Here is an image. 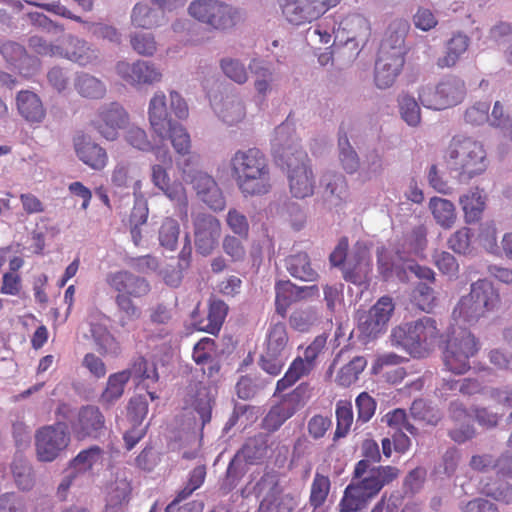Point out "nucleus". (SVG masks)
<instances>
[{"label":"nucleus","instance_id":"f257e3e1","mask_svg":"<svg viewBox=\"0 0 512 512\" xmlns=\"http://www.w3.org/2000/svg\"><path fill=\"white\" fill-rule=\"evenodd\" d=\"M399 473V469L394 466L371 467L366 460L357 462L354 480L346 487L340 502L341 512H357L363 509Z\"/></svg>","mask_w":512,"mask_h":512},{"label":"nucleus","instance_id":"f03ea898","mask_svg":"<svg viewBox=\"0 0 512 512\" xmlns=\"http://www.w3.org/2000/svg\"><path fill=\"white\" fill-rule=\"evenodd\" d=\"M238 189L244 196H261L272 188L269 163L257 148L238 150L230 161Z\"/></svg>","mask_w":512,"mask_h":512},{"label":"nucleus","instance_id":"7ed1b4c3","mask_svg":"<svg viewBox=\"0 0 512 512\" xmlns=\"http://www.w3.org/2000/svg\"><path fill=\"white\" fill-rule=\"evenodd\" d=\"M445 157L461 183L482 175L489 165L484 144L466 135H456L450 140Z\"/></svg>","mask_w":512,"mask_h":512},{"label":"nucleus","instance_id":"20e7f679","mask_svg":"<svg viewBox=\"0 0 512 512\" xmlns=\"http://www.w3.org/2000/svg\"><path fill=\"white\" fill-rule=\"evenodd\" d=\"M500 297L491 282L486 279L471 284L470 292L462 296L452 312L455 324L471 326L495 311Z\"/></svg>","mask_w":512,"mask_h":512},{"label":"nucleus","instance_id":"39448f33","mask_svg":"<svg viewBox=\"0 0 512 512\" xmlns=\"http://www.w3.org/2000/svg\"><path fill=\"white\" fill-rule=\"evenodd\" d=\"M393 336L412 356L423 357L436 347L441 333L436 320L424 316L394 330Z\"/></svg>","mask_w":512,"mask_h":512},{"label":"nucleus","instance_id":"423d86ee","mask_svg":"<svg viewBox=\"0 0 512 512\" xmlns=\"http://www.w3.org/2000/svg\"><path fill=\"white\" fill-rule=\"evenodd\" d=\"M457 325L458 329L452 328L443 353V361L447 370L461 375L470 370L469 360L477 354L480 345L476 337L465 328L466 325Z\"/></svg>","mask_w":512,"mask_h":512},{"label":"nucleus","instance_id":"0eeeda50","mask_svg":"<svg viewBox=\"0 0 512 512\" xmlns=\"http://www.w3.org/2000/svg\"><path fill=\"white\" fill-rule=\"evenodd\" d=\"M466 95L465 81L457 76L445 77L435 86L425 85L418 91L420 103L425 108L437 111L460 104Z\"/></svg>","mask_w":512,"mask_h":512},{"label":"nucleus","instance_id":"6e6552de","mask_svg":"<svg viewBox=\"0 0 512 512\" xmlns=\"http://www.w3.org/2000/svg\"><path fill=\"white\" fill-rule=\"evenodd\" d=\"M348 242L343 239L330 255L333 266L344 264V277L355 284H363L370 272L371 261L369 250L364 243H357L347 257Z\"/></svg>","mask_w":512,"mask_h":512},{"label":"nucleus","instance_id":"1a4fd4ad","mask_svg":"<svg viewBox=\"0 0 512 512\" xmlns=\"http://www.w3.org/2000/svg\"><path fill=\"white\" fill-rule=\"evenodd\" d=\"M292 350L284 323L272 324L267 332L265 350L260 358L261 368L272 376L282 371Z\"/></svg>","mask_w":512,"mask_h":512},{"label":"nucleus","instance_id":"9d476101","mask_svg":"<svg viewBox=\"0 0 512 512\" xmlns=\"http://www.w3.org/2000/svg\"><path fill=\"white\" fill-rule=\"evenodd\" d=\"M341 0H277L283 18L293 26L309 24L327 11L336 7Z\"/></svg>","mask_w":512,"mask_h":512},{"label":"nucleus","instance_id":"9b49d317","mask_svg":"<svg viewBox=\"0 0 512 512\" xmlns=\"http://www.w3.org/2000/svg\"><path fill=\"white\" fill-rule=\"evenodd\" d=\"M333 35L334 44L346 47L356 56L369 38V22L359 14L344 16L337 27H333Z\"/></svg>","mask_w":512,"mask_h":512},{"label":"nucleus","instance_id":"f8f14e48","mask_svg":"<svg viewBox=\"0 0 512 512\" xmlns=\"http://www.w3.org/2000/svg\"><path fill=\"white\" fill-rule=\"evenodd\" d=\"M296 154V158L289 156L288 162H285L289 189L293 197L304 199L313 195L315 177L307 153L298 151Z\"/></svg>","mask_w":512,"mask_h":512},{"label":"nucleus","instance_id":"ddd939ff","mask_svg":"<svg viewBox=\"0 0 512 512\" xmlns=\"http://www.w3.org/2000/svg\"><path fill=\"white\" fill-rule=\"evenodd\" d=\"M129 123V114L116 102L101 106L95 117L91 120L93 129L109 142L117 141L120 131L125 129Z\"/></svg>","mask_w":512,"mask_h":512},{"label":"nucleus","instance_id":"4468645a","mask_svg":"<svg viewBox=\"0 0 512 512\" xmlns=\"http://www.w3.org/2000/svg\"><path fill=\"white\" fill-rule=\"evenodd\" d=\"M70 434L61 425L44 426L35 434L36 456L41 462H52L66 450Z\"/></svg>","mask_w":512,"mask_h":512},{"label":"nucleus","instance_id":"2eb2a0df","mask_svg":"<svg viewBox=\"0 0 512 512\" xmlns=\"http://www.w3.org/2000/svg\"><path fill=\"white\" fill-rule=\"evenodd\" d=\"M196 251L208 256L217 248L222 233V225L215 216L200 212L192 216Z\"/></svg>","mask_w":512,"mask_h":512},{"label":"nucleus","instance_id":"dca6fc26","mask_svg":"<svg viewBox=\"0 0 512 512\" xmlns=\"http://www.w3.org/2000/svg\"><path fill=\"white\" fill-rule=\"evenodd\" d=\"M394 304L389 297L380 298L369 310L358 315V330L364 339H373L382 334L386 328Z\"/></svg>","mask_w":512,"mask_h":512},{"label":"nucleus","instance_id":"f3484780","mask_svg":"<svg viewBox=\"0 0 512 512\" xmlns=\"http://www.w3.org/2000/svg\"><path fill=\"white\" fill-rule=\"evenodd\" d=\"M248 68L253 75L255 100L260 104L266 103L271 95L278 92V73L272 64L256 58L249 62Z\"/></svg>","mask_w":512,"mask_h":512},{"label":"nucleus","instance_id":"a211bd4d","mask_svg":"<svg viewBox=\"0 0 512 512\" xmlns=\"http://www.w3.org/2000/svg\"><path fill=\"white\" fill-rule=\"evenodd\" d=\"M29 4L40 7L48 12L62 16L64 18L72 19L77 22L84 23L86 29L91 32L95 37L103 40H107L115 45L122 43V34L114 26L105 23H89L82 20L81 17L74 15L67 7L62 5L60 2L52 3H36L29 2Z\"/></svg>","mask_w":512,"mask_h":512},{"label":"nucleus","instance_id":"6ab92c4d","mask_svg":"<svg viewBox=\"0 0 512 512\" xmlns=\"http://www.w3.org/2000/svg\"><path fill=\"white\" fill-rule=\"evenodd\" d=\"M105 282L117 295H127L129 298H141L149 294V282L128 270H118L107 273Z\"/></svg>","mask_w":512,"mask_h":512},{"label":"nucleus","instance_id":"aec40b11","mask_svg":"<svg viewBox=\"0 0 512 512\" xmlns=\"http://www.w3.org/2000/svg\"><path fill=\"white\" fill-rule=\"evenodd\" d=\"M216 394V387L212 382H198L190 384L187 390L185 403L199 416L203 427L211 420L212 402Z\"/></svg>","mask_w":512,"mask_h":512},{"label":"nucleus","instance_id":"412c9836","mask_svg":"<svg viewBox=\"0 0 512 512\" xmlns=\"http://www.w3.org/2000/svg\"><path fill=\"white\" fill-rule=\"evenodd\" d=\"M170 168L163 164H152L150 167L151 181L175 206L182 208L185 215H187L188 198L186 189L181 182L175 181L171 183L168 173Z\"/></svg>","mask_w":512,"mask_h":512},{"label":"nucleus","instance_id":"4be33fe9","mask_svg":"<svg viewBox=\"0 0 512 512\" xmlns=\"http://www.w3.org/2000/svg\"><path fill=\"white\" fill-rule=\"evenodd\" d=\"M110 183L116 190L132 188L134 197H138L142 188L139 166L126 158L115 159L110 172Z\"/></svg>","mask_w":512,"mask_h":512},{"label":"nucleus","instance_id":"5701e85b","mask_svg":"<svg viewBox=\"0 0 512 512\" xmlns=\"http://www.w3.org/2000/svg\"><path fill=\"white\" fill-rule=\"evenodd\" d=\"M76 438H98L105 431V419L98 407L87 405L82 407L77 418L71 424Z\"/></svg>","mask_w":512,"mask_h":512},{"label":"nucleus","instance_id":"b1692460","mask_svg":"<svg viewBox=\"0 0 512 512\" xmlns=\"http://www.w3.org/2000/svg\"><path fill=\"white\" fill-rule=\"evenodd\" d=\"M77 158L90 169L102 171L108 164V153L104 147L90 136L80 134L73 139Z\"/></svg>","mask_w":512,"mask_h":512},{"label":"nucleus","instance_id":"393cba45","mask_svg":"<svg viewBox=\"0 0 512 512\" xmlns=\"http://www.w3.org/2000/svg\"><path fill=\"white\" fill-rule=\"evenodd\" d=\"M193 188L198 198L211 210H224L226 200L217 182L207 173L198 171L192 178Z\"/></svg>","mask_w":512,"mask_h":512},{"label":"nucleus","instance_id":"a878e982","mask_svg":"<svg viewBox=\"0 0 512 512\" xmlns=\"http://www.w3.org/2000/svg\"><path fill=\"white\" fill-rule=\"evenodd\" d=\"M159 138L161 140L170 139L175 152L184 157L183 160L177 161V167L183 174H185L188 167L193 165L197 160V156L190 153L191 139L186 128L183 125L174 122L170 125L169 129H167V134L164 137Z\"/></svg>","mask_w":512,"mask_h":512},{"label":"nucleus","instance_id":"bb28decb","mask_svg":"<svg viewBox=\"0 0 512 512\" xmlns=\"http://www.w3.org/2000/svg\"><path fill=\"white\" fill-rule=\"evenodd\" d=\"M405 58L396 54L379 51L375 65V84L380 89L391 87L400 74Z\"/></svg>","mask_w":512,"mask_h":512},{"label":"nucleus","instance_id":"cd10ccee","mask_svg":"<svg viewBox=\"0 0 512 512\" xmlns=\"http://www.w3.org/2000/svg\"><path fill=\"white\" fill-rule=\"evenodd\" d=\"M148 119L151 129L157 137H164L167 134V129L174 123L168 112L164 92L156 91L151 97L148 105Z\"/></svg>","mask_w":512,"mask_h":512},{"label":"nucleus","instance_id":"c85d7f7f","mask_svg":"<svg viewBox=\"0 0 512 512\" xmlns=\"http://www.w3.org/2000/svg\"><path fill=\"white\" fill-rule=\"evenodd\" d=\"M214 112L221 122L227 126L241 123L247 114L246 104L239 94H230L213 104Z\"/></svg>","mask_w":512,"mask_h":512},{"label":"nucleus","instance_id":"c756f323","mask_svg":"<svg viewBox=\"0 0 512 512\" xmlns=\"http://www.w3.org/2000/svg\"><path fill=\"white\" fill-rule=\"evenodd\" d=\"M130 482L125 472H117L106 486V511L121 512L129 501Z\"/></svg>","mask_w":512,"mask_h":512},{"label":"nucleus","instance_id":"7c9ffc66","mask_svg":"<svg viewBox=\"0 0 512 512\" xmlns=\"http://www.w3.org/2000/svg\"><path fill=\"white\" fill-rule=\"evenodd\" d=\"M273 151L283 161L288 162L289 156L296 158V152L304 151L299 145L293 127L289 123H282L276 127L271 140Z\"/></svg>","mask_w":512,"mask_h":512},{"label":"nucleus","instance_id":"2f4dec72","mask_svg":"<svg viewBox=\"0 0 512 512\" xmlns=\"http://www.w3.org/2000/svg\"><path fill=\"white\" fill-rule=\"evenodd\" d=\"M80 66H88L96 64L99 61V51L87 41L69 35L67 44L62 48V55Z\"/></svg>","mask_w":512,"mask_h":512},{"label":"nucleus","instance_id":"473e14b6","mask_svg":"<svg viewBox=\"0 0 512 512\" xmlns=\"http://www.w3.org/2000/svg\"><path fill=\"white\" fill-rule=\"evenodd\" d=\"M245 16L242 8L217 0L209 27L217 31H229L241 24Z\"/></svg>","mask_w":512,"mask_h":512},{"label":"nucleus","instance_id":"72a5a7b5","mask_svg":"<svg viewBox=\"0 0 512 512\" xmlns=\"http://www.w3.org/2000/svg\"><path fill=\"white\" fill-rule=\"evenodd\" d=\"M409 28L410 25L406 19H393L387 27L379 51L388 52L404 57L406 53L405 38Z\"/></svg>","mask_w":512,"mask_h":512},{"label":"nucleus","instance_id":"f704fd0d","mask_svg":"<svg viewBox=\"0 0 512 512\" xmlns=\"http://www.w3.org/2000/svg\"><path fill=\"white\" fill-rule=\"evenodd\" d=\"M131 25L146 30L157 29L167 22L166 14L147 3L139 2L134 5L130 14Z\"/></svg>","mask_w":512,"mask_h":512},{"label":"nucleus","instance_id":"c9c22d12","mask_svg":"<svg viewBox=\"0 0 512 512\" xmlns=\"http://www.w3.org/2000/svg\"><path fill=\"white\" fill-rule=\"evenodd\" d=\"M18 113L30 123H40L46 115L40 97L32 91L22 90L16 95Z\"/></svg>","mask_w":512,"mask_h":512},{"label":"nucleus","instance_id":"e433bc0d","mask_svg":"<svg viewBox=\"0 0 512 512\" xmlns=\"http://www.w3.org/2000/svg\"><path fill=\"white\" fill-rule=\"evenodd\" d=\"M459 204L464 214L466 223L477 222L486 206V198L479 188H473L459 197Z\"/></svg>","mask_w":512,"mask_h":512},{"label":"nucleus","instance_id":"4c0bfd02","mask_svg":"<svg viewBox=\"0 0 512 512\" xmlns=\"http://www.w3.org/2000/svg\"><path fill=\"white\" fill-rule=\"evenodd\" d=\"M435 222L443 229H451L457 220L456 208L453 202L441 197H432L428 203Z\"/></svg>","mask_w":512,"mask_h":512},{"label":"nucleus","instance_id":"58836bf2","mask_svg":"<svg viewBox=\"0 0 512 512\" xmlns=\"http://www.w3.org/2000/svg\"><path fill=\"white\" fill-rule=\"evenodd\" d=\"M470 39L467 35L457 33L448 40L445 54L437 59V66L440 68H451L457 64L467 52Z\"/></svg>","mask_w":512,"mask_h":512},{"label":"nucleus","instance_id":"ea45409f","mask_svg":"<svg viewBox=\"0 0 512 512\" xmlns=\"http://www.w3.org/2000/svg\"><path fill=\"white\" fill-rule=\"evenodd\" d=\"M285 267L292 277L299 280L315 281L318 278V273L311 266L307 253L301 252L288 256L285 259Z\"/></svg>","mask_w":512,"mask_h":512},{"label":"nucleus","instance_id":"a19ab883","mask_svg":"<svg viewBox=\"0 0 512 512\" xmlns=\"http://www.w3.org/2000/svg\"><path fill=\"white\" fill-rule=\"evenodd\" d=\"M104 451L99 446H91L80 451L69 463V470L77 475L91 471L103 461Z\"/></svg>","mask_w":512,"mask_h":512},{"label":"nucleus","instance_id":"79ce46f5","mask_svg":"<svg viewBox=\"0 0 512 512\" xmlns=\"http://www.w3.org/2000/svg\"><path fill=\"white\" fill-rule=\"evenodd\" d=\"M74 86L82 97L89 99H101L107 92L105 83L88 73L78 74L75 78Z\"/></svg>","mask_w":512,"mask_h":512},{"label":"nucleus","instance_id":"37998d69","mask_svg":"<svg viewBox=\"0 0 512 512\" xmlns=\"http://www.w3.org/2000/svg\"><path fill=\"white\" fill-rule=\"evenodd\" d=\"M295 411L294 404L288 400L273 406L263 419L264 429L270 432L278 430L286 420L294 415Z\"/></svg>","mask_w":512,"mask_h":512},{"label":"nucleus","instance_id":"c03bdc74","mask_svg":"<svg viewBox=\"0 0 512 512\" xmlns=\"http://www.w3.org/2000/svg\"><path fill=\"white\" fill-rule=\"evenodd\" d=\"M120 373H126L127 382L132 378L137 384L145 383L147 386L150 382L155 383L158 380L155 366L142 357L137 358L128 369Z\"/></svg>","mask_w":512,"mask_h":512},{"label":"nucleus","instance_id":"a18cd8bd","mask_svg":"<svg viewBox=\"0 0 512 512\" xmlns=\"http://www.w3.org/2000/svg\"><path fill=\"white\" fill-rule=\"evenodd\" d=\"M11 472L19 489L28 491L33 488L34 474L29 462L22 455H15L11 464Z\"/></svg>","mask_w":512,"mask_h":512},{"label":"nucleus","instance_id":"49530a36","mask_svg":"<svg viewBox=\"0 0 512 512\" xmlns=\"http://www.w3.org/2000/svg\"><path fill=\"white\" fill-rule=\"evenodd\" d=\"M126 384V373L117 372L111 374L108 377L106 387L100 396L99 402L106 407L112 406L122 397Z\"/></svg>","mask_w":512,"mask_h":512},{"label":"nucleus","instance_id":"de8ad7c7","mask_svg":"<svg viewBox=\"0 0 512 512\" xmlns=\"http://www.w3.org/2000/svg\"><path fill=\"white\" fill-rule=\"evenodd\" d=\"M227 305L221 300H214L210 303L207 320L200 322L197 328L210 334L219 332L227 315Z\"/></svg>","mask_w":512,"mask_h":512},{"label":"nucleus","instance_id":"09e8293b","mask_svg":"<svg viewBox=\"0 0 512 512\" xmlns=\"http://www.w3.org/2000/svg\"><path fill=\"white\" fill-rule=\"evenodd\" d=\"M298 286L289 280L278 281L275 285V305L276 311L282 317L285 316L288 306L298 301Z\"/></svg>","mask_w":512,"mask_h":512},{"label":"nucleus","instance_id":"8fccbe9b","mask_svg":"<svg viewBox=\"0 0 512 512\" xmlns=\"http://www.w3.org/2000/svg\"><path fill=\"white\" fill-rule=\"evenodd\" d=\"M131 48L143 57H152L158 51V42L151 32H133L129 35Z\"/></svg>","mask_w":512,"mask_h":512},{"label":"nucleus","instance_id":"3c124183","mask_svg":"<svg viewBox=\"0 0 512 512\" xmlns=\"http://www.w3.org/2000/svg\"><path fill=\"white\" fill-rule=\"evenodd\" d=\"M366 366L367 360L363 356L354 357L339 369L335 378L336 383L344 387L352 385L358 380Z\"/></svg>","mask_w":512,"mask_h":512},{"label":"nucleus","instance_id":"603ef678","mask_svg":"<svg viewBox=\"0 0 512 512\" xmlns=\"http://www.w3.org/2000/svg\"><path fill=\"white\" fill-rule=\"evenodd\" d=\"M397 102L401 119L410 127L419 126L421 123V109L417 100L409 94H401Z\"/></svg>","mask_w":512,"mask_h":512},{"label":"nucleus","instance_id":"864d4df0","mask_svg":"<svg viewBox=\"0 0 512 512\" xmlns=\"http://www.w3.org/2000/svg\"><path fill=\"white\" fill-rule=\"evenodd\" d=\"M220 68L228 79L238 85H244L249 80V72L246 65L237 58H222L220 60Z\"/></svg>","mask_w":512,"mask_h":512},{"label":"nucleus","instance_id":"5fc2aeb1","mask_svg":"<svg viewBox=\"0 0 512 512\" xmlns=\"http://www.w3.org/2000/svg\"><path fill=\"white\" fill-rule=\"evenodd\" d=\"M312 370L313 369L309 366V364L305 363L301 356L296 357L290 364L284 377L277 382V390L283 391L291 387L299 379L307 376Z\"/></svg>","mask_w":512,"mask_h":512},{"label":"nucleus","instance_id":"6e6d98bb","mask_svg":"<svg viewBox=\"0 0 512 512\" xmlns=\"http://www.w3.org/2000/svg\"><path fill=\"white\" fill-rule=\"evenodd\" d=\"M137 87L143 85H155L162 81V69L151 61L136 60Z\"/></svg>","mask_w":512,"mask_h":512},{"label":"nucleus","instance_id":"4d7b16f0","mask_svg":"<svg viewBox=\"0 0 512 512\" xmlns=\"http://www.w3.org/2000/svg\"><path fill=\"white\" fill-rule=\"evenodd\" d=\"M489 110L490 102L488 100L475 101L464 110L463 120L469 126H481L490 120Z\"/></svg>","mask_w":512,"mask_h":512},{"label":"nucleus","instance_id":"13d9d810","mask_svg":"<svg viewBox=\"0 0 512 512\" xmlns=\"http://www.w3.org/2000/svg\"><path fill=\"white\" fill-rule=\"evenodd\" d=\"M321 183L325 188V194L336 198L337 202L335 204L345 199L347 185L342 174L326 172L322 176Z\"/></svg>","mask_w":512,"mask_h":512},{"label":"nucleus","instance_id":"bf43d9fd","mask_svg":"<svg viewBox=\"0 0 512 512\" xmlns=\"http://www.w3.org/2000/svg\"><path fill=\"white\" fill-rule=\"evenodd\" d=\"M1 53L6 61L17 68L20 72H22L31 61L25 48L15 42L4 43L1 47Z\"/></svg>","mask_w":512,"mask_h":512},{"label":"nucleus","instance_id":"052dcab7","mask_svg":"<svg viewBox=\"0 0 512 512\" xmlns=\"http://www.w3.org/2000/svg\"><path fill=\"white\" fill-rule=\"evenodd\" d=\"M180 227L172 218H165L159 229V242L167 250L174 251L178 244Z\"/></svg>","mask_w":512,"mask_h":512},{"label":"nucleus","instance_id":"680f3d73","mask_svg":"<svg viewBox=\"0 0 512 512\" xmlns=\"http://www.w3.org/2000/svg\"><path fill=\"white\" fill-rule=\"evenodd\" d=\"M339 160L343 169L353 174L360 168V162L356 151L350 145L346 136L339 138Z\"/></svg>","mask_w":512,"mask_h":512},{"label":"nucleus","instance_id":"e2e57ef3","mask_svg":"<svg viewBox=\"0 0 512 512\" xmlns=\"http://www.w3.org/2000/svg\"><path fill=\"white\" fill-rule=\"evenodd\" d=\"M216 1L217 0H193L189 4L187 12L193 19L209 26L214 13Z\"/></svg>","mask_w":512,"mask_h":512},{"label":"nucleus","instance_id":"0e129e2a","mask_svg":"<svg viewBox=\"0 0 512 512\" xmlns=\"http://www.w3.org/2000/svg\"><path fill=\"white\" fill-rule=\"evenodd\" d=\"M124 139L128 145L142 152L151 151L153 148L146 131L137 125L126 126Z\"/></svg>","mask_w":512,"mask_h":512},{"label":"nucleus","instance_id":"69168bd1","mask_svg":"<svg viewBox=\"0 0 512 512\" xmlns=\"http://www.w3.org/2000/svg\"><path fill=\"white\" fill-rule=\"evenodd\" d=\"M478 240L489 253L500 254V245L497 244V228L493 222H485L479 226Z\"/></svg>","mask_w":512,"mask_h":512},{"label":"nucleus","instance_id":"338daca9","mask_svg":"<svg viewBox=\"0 0 512 512\" xmlns=\"http://www.w3.org/2000/svg\"><path fill=\"white\" fill-rule=\"evenodd\" d=\"M266 451L267 442L265 436L258 435L246 441L241 450V454L246 461L253 463L263 458Z\"/></svg>","mask_w":512,"mask_h":512},{"label":"nucleus","instance_id":"774afa93","mask_svg":"<svg viewBox=\"0 0 512 512\" xmlns=\"http://www.w3.org/2000/svg\"><path fill=\"white\" fill-rule=\"evenodd\" d=\"M410 415L413 419L424 422L429 425H436L441 419V414L438 410L433 409L419 399L415 400L410 408Z\"/></svg>","mask_w":512,"mask_h":512}]
</instances>
